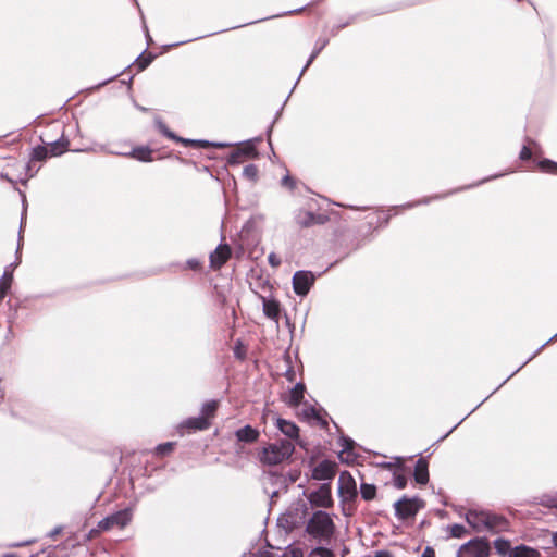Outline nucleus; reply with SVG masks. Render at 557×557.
Instances as JSON below:
<instances>
[{
  "instance_id": "obj_36",
  "label": "nucleus",
  "mask_w": 557,
  "mask_h": 557,
  "mask_svg": "<svg viewBox=\"0 0 557 557\" xmlns=\"http://www.w3.org/2000/svg\"><path fill=\"white\" fill-rule=\"evenodd\" d=\"M310 557H334V554L329 548L317 547L311 552Z\"/></svg>"
},
{
  "instance_id": "obj_15",
  "label": "nucleus",
  "mask_w": 557,
  "mask_h": 557,
  "mask_svg": "<svg viewBox=\"0 0 557 557\" xmlns=\"http://www.w3.org/2000/svg\"><path fill=\"white\" fill-rule=\"evenodd\" d=\"M165 134H166V136L169 138L175 140L176 143H181V144H183L186 147H195V148H210V147L224 148L226 146L224 144H214V143H210L208 140L185 139V138L176 136L172 132H166Z\"/></svg>"
},
{
  "instance_id": "obj_33",
  "label": "nucleus",
  "mask_w": 557,
  "mask_h": 557,
  "mask_svg": "<svg viewBox=\"0 0 557 557\" xmlns=\"http://www.w3.org/2000/svg\"><path fill=\"white\" fill-rule=\"evenodd\" d=\"M258 166L255 164H248L244 168L243 174L248 180L255 182L258 178Z\"/></svg>"
},
{
  "instance_id": "obj_23",
  "label": "nucleus",
  "mask_w": 557,
  "mask_h": 557,
  "mask_svg": "<svg viewBox=\"0 0 557 557\" xmlns=\"http://www.w3.org/2000/svg\"><path fill=\"white\" fill-rule=\"evenodd\" d=\"M5 145H10L12 147L11 150L14 152V154H18L20 149L22 147L21 133L12 132V133L2 135V148Z\"/></svg>"
},
{
  "instance_id": "obj_37",
  "label": "nucleus",
  "mask_w": 557,
  "mask_h": 557,
  "mask_svg": "<svg viewBox=\"0 0 557 557\" xmlns=\"http://www.w3.org/2000/svg\"><path fill=\"white\" fill-rule=\"evenodd\" d=\"M281 184L283 187L288 188L289 190H294L297 186L296 180L288 173L282 178Z\"/></svg>"
},
{
  "instance_id": "obj_31",
  "label": "nucleus",
  "mask_w": 557,
  "mask_h": 557,
  "mask_svg": "<svg viewBox=\"0 0 557 557\" xmlns=\"http://www.w3.org/2000/svg\"><path fill=\"white\" fill-rule=\"evenodd\" d=\"M537 169L544 173L556 174L557 173V162L552 161L549 159H543L537 162Z\"/></svg>"
},
{
  "instance_id": "obj_41",
  "label": "nucleus",
  "mask_w": 557,
  "mask_h": 557,
  "mask_svg": "<svg viewBox=\"0 0 557 557\" xmlns=\"http://www.w3.org/2000/svg\"><path fill=\"white\" fill-rule=\"evenodd\" d=\"M305 416L307 418H312V419H317V420L320 419L318 410L313 407H310L307 410H305Z\"/></svg>"
},
{
  "instance_id": "obj_53",
  "label": "nucleus",
  "mask_w": 557,
  "mask_h": 557,
  "mask_svg": "<svg viewBox=\"0 0 557 557\" xmlns=\"http://www.w3.org/2000/svg\"><path fill=\"white\" fill-rule=\"evenodd\" d=\"M40 140L41 143H44V145L46 144L44 137H40Z\"/></svg>"
},
{
  "instance_id": "obj_48",
  "label": "nucleus",
  "mask_w": 557,
  "mask_h": 557,
  "mask_svg": "<svg viewBox=\"0 0 557 557\" xmlns=\"http://www.w3.org/2000/svg\"><path fill=\"white\" fill-rule=\"evenodd\" d=\"M553 539H554L555 545L557 546V532L554 534Z\"/></svg>"
},
{
  "instance_id": "obj_38",
  "label": "nucleus",
  "mask_w": 557,
  "mask_h": 557,
  "mask_svg": "<svg viewBox=\"0 0 557 557\" xmlns=\"http://www.w3.org/2000/svg\"><path fill=\"white\" fill-rule=\"evenodd\" d=\"M186 268L199 272L202 270V262L196 258L188 259L186 262Z\"/></svg>"
},
{
  "instance_id": "obj_29",
  "label": "nucleus",
  "mask_w": 557,
  "mask_h": 557,
  "mask_svg": "<svg viewBox=\"0 0 557 557\" xmlns=\"http://www.w3.org/2000/svg\"><path fill=\"white\" fill-rule=\"evenodd\" d=\"M154 55L151 52H144L141 53L135 61V66L137 67L138 72L144 71L147 69L150 63L153 61Z\"/></svg>"
},
{
  "instance_id": "obj_1",
  "label": "nucleus",
  "mask_w": 557,
  "mask_h": 557,
  "mask_svg": "<svg viewBox=\"0 0 557 557\" xmlns=\"http://www.w3.org/2000/svg\"><path fill=\"white\" fill-rule=\"evenodd\" d=\"M69 147L70 140L64 135L55 141L34 147L27 163L28 171L37 173L42 162L49 158L62 156L69 150Z\"/></svg>"
},
{
  "instance_id": "obj_18",
  "label": "nucleus",
  "mask_w": 557,
  "mask_h": 557,
  "mask_svg": "<svg viewBox=\"0 0 557 557\" xmlns=\"http://www.w3.org/2000/svg\"><path fill=\"white\" fill-rule=\"evenodd\" d=\"M276 426L277 429L289 440L296 441L298 444H300L299 440V428L292 421L277 418L276 419Z\"/></svg>"
},
{
  "instance_id": "obj_8",
  "label": "nucleus",
  "mask_w": 557,
  "mask_h": 557,
  "mask_svg": "<svg viewBox=\"0 0 557 557\" xmlns=\"http://www.w3.org/2000/svg\"><path fill=\"white\" fill-rule=\"evenodd\" d=\"M329 216L322 213H314L306 209H299L294 216V222L299 228H309L314 225H323Z\"/></svg>"
},
{
  "instance_id": "obj_12",
  "label": "nucleus",
  "mask_w": 557,
  "mask_h": 557,
  "mask_svg": "<svg viewBox=\"0 0 557 557\" xmlns=\"http://www.w3.org/2000/svg\"><path fill=\"white\" fill-rule=\"evenodd\" d=\"M232 249L227 244H220L210 255V268L220 270L231 258Z\"/></svg>"
},
{
  "instance_id": "obj_11",
  "label": "nucleus",
  "mask_w": 557,
  "mask_h": 557,
  "mask_svg": "<svg viewBox=\"0 0 557 557\" xmlns=\"http://www.w3.org/2000/svg\"><path fill=\"white\" fill-rule=\"evenodd\" d=\"M309 502L315 507L329 508L333 505L331 487L329 484H322L319 490L309 495Z\"/></svg>"
},
{
  "instance_id": "obj_52",
  "label": "nucleus",
  "mask_w": 557,
  "mask_h": 557,
  "mask_svg": "<svg viewBox=\"0 0 557 557\" xmlns=\"http://www.w3.org/2000/svg\"><path fill=\"white\" fill-rule=\"evenodd\" d=\"M9 158H11V156H3L2 154V159H9Z\"/></svg>"
},
{
  "instance_id": "obj_34",
  "label": "nucleus",
  "mask_w": 557,
  "mask_h": 557,
  "mask_svg": "<svg viewBox=\"0 0 557 557\" xmlns=\"http://www.w3.org/2000/svg\"><path fill=\"white\" fill-rule=\"evenodd\" d=\"M394 486L398 490H404L407 486V476L398 471L394 472Z\"/></svg>"
},
{
  "instance_id": "obj_7",
  "label": "nucleus",
  "mask_w": 557,
  "mask_h": 557,
  "mask_svg": "<svg viewBox=\"0 0 557 557\" xmlns=\"http://www.w3.org/2000/svg\"><path fill=\"white\" fill-rule=\"evenodd\" d=\"M338 493L346 504L355 503L358 497L356 481L348 471H344L339 474Z\"/></svg>"
},
{
  "instance_id": "obj_54",
  "label": "nucleus",
  "mask_w": 557,
  "mask_h": 557,
  "mask_svg": "<svg viewBox=\"0 0 557 557\" xmlns=\"http://www.w3.org/2000/svg\"><path fill=\"white\" fill-rule=\"evenodd\" d=\"M40 140L41 143H44V145L46 144L44 137H40Z\"/></svg>"
},
{
  "instance_id": "obj_42",
  "label": "nucleus",
  "mask_w": 557,
  "mask_h": 557,
  "mask_svg": "<svg viewBox=\"0 0 557 557\" xmlns=\"http://www.w3.org/2000/svg\"><path fill=\"white\" fill-rule=\"evenodd\" d=\"M421 557H435V550L431 546H426L421 555Z\"/></svg>"
},
{
  "instance_id": "obj_43",
  "label": "nucleus",
  "mask_w": 557,
  "mask_h": 557,
  "mask_svg": "<svg viewBox=\"0 0 557 557\" xmlns=\"http://www.w3.org/2000/svg\"><path fill=\"white\" fill-rule=\"evenodd\" d=\"M234 354H235L236 358H238L240 360H243L245 358V350L239 345H237L235 347Z\"/></svg>"
},
{
  "instance_id": "obj_16",
  "label": "nucleus",
  "mask_w": 557,
  "mask_h": 557,
  "mask_svg": "<svg viewBox=\"0 0 557 557\" xmlns=\"http://www.w3.org/2000/svg\"><path fill=\"white\" fill-rule=\"evenodd\" d=\"M466 519L467 522L476 531H484L487 529V511H469Z\"/></svg>"
},
{
  "instance_id": "obj_22",
  "label": "nucleus",
  "mask_w": 557,
  "mask_h": 557,
  "mask_svg": "<svg viewBox=\"0 0 557 557\" xmlns=\"http://www.w3.org/2000/svg\"><path fill=\"white\" fill-rule=\"evenodd\" d=\"M263 300V312L267 318L277 321L281 313L280 302L275 299H267L262 297Z\"/></svg>"
},
{
  "instance_id": "obj_3",
  "label": "nucleus",
  "mask_w": 557,
  "mask_h": 557,
  "mask_svg": "<svg viewBox=\"0 0 557 557\" xmlns=\"http://www.w3.org/2000/svg\"><path fill=\"white\" fill-rule=\"evenodd\" d=\"M306 531L321 541H330L335 533V524L325 511H315L307 522Z\"/></svg>"
},
{
  "instance_id": "obj_2",
  "label": "nucleus",
  "mask_w": 557,
  "mask_h": 557,
  "mask_svg": "<svg viewBox=\"0 0 557 557\" xmlns=\"http://www.w3.org/2000/svg\"><path fill=\"white\" fill-rule=\"evenodd\" d=\"M295 451L292 441L281 440L263 446L258 451V459L263 466H277L288 460Z\"/></svg>"
},
{
  "instance_id": "obj_24",
  "label": "nucleus",
  "mask_w": 557,
  "mask_h": 557,
  "mask_svg": "<svg viewBox=\"0 0 557 557\" xmlns=\"http://www.w3.org/2000/svg\"><path fill=\"white\" fill-rule=\"evenodd\" d=\"M153 150L147 146H138L133 148L129 157L141 162H151L153 160Z\"/></svg>"
},
{
  "instance_id": "obj_44",
  "label": "nucleus",
  "mask_w": 557,
  "mask_h": 557,
  "mask_svg": "<svg viewBox=\"0 0 557 557\" xmlns=\"http://www.w3.org/2000/svg\"><path fill=\"white\" fill-rule=\"evenodd\" d=\"M374 557H393V555L388 550H379Z\"/></svg>"
},
{
  "instance_id": "obj_10",
  "label": "nucleus",
  "mask_w": 557,
  "mask_h": 557,
  "mask_svg": "<svg viewBox=\"0 0 557 557\" xmlns=\"http://www.w3.org/2000/svg\"><path fill=\"white\" fill-rule=\"evenodd\" d=\"M313 283L314 275L309 271H297L293 276V288L298 296H306Z\"/></svg>"
},
{
  "instance_id": "obj_20",
  "label": "nucleus",
  "mask_w": 557,
  "mask_h": 557,
  "mask_svg": "<svg viewBox=\"0 0 557 557\" xmlns=\"http://www.w3.org/2000/svg\"><path fill=\"white\" fill-rule=\"evenodd\" d=\"M235 436L243 443H256L259 440L260 432L251 425H245L235 432Z\"/></svg>"
},
{
  "instance_id": "obj_28",
  "label": "nucleus",
  "mask_w": 557,
  "mask_h": 557,
  "mask_svg": "<svg viewBox=\"0 0 557 557\" xmlns=\"http://www.w3.org/2000/svg\"><path fill=\"white\" fill-rule=\"evenodd\" d=\"M376 486L370 483H361L360 485V495L361 498L366 502H371L376 497Z\"/></svg>"
},
{
  "instance_id": "obj_40",
  "label": "nucleus",
  "mask_w": 557,
  "mask_h": 557,
  "mask_svg": "<svg viewBox=\"0 0 557 557\" xmlns=\"http://www.w3.org/2000/svg\"><path fill=\"white\" fill-rule=\"evenodd\" d=\"M531 157H532L531 148L529 146H523L520 151L519 158L521 160L525 161V160H530Z\"/></svg>"
},
{
  "instance_id": "obj_27",
  "label": "nucleus",
  "mask_w": 557,
  "mask_h": 557,
  "mask_svg": "<svg viewBox=\"0 0 557 557\" xmlns=\"http://www.w3.org/2000/svg\"><path fill=\"white\" fill-rule=\"evenodd\" d=\"M509 557H540V553L528 546L520 545L510 552Z\"/></svg>"
},
{
  "instance_id": "obj_30",
  "label": "nucleus",
  "mask_w": 557,
  "mask_h": 557,
  "mask_svg": "<svg viewBox=\"0 0 557 557\" xmlns=\"http://www.w3.org/2000/svg\"><path fill=\"white\" fill-rule=\"evenodd\" d=\"M494 547L500 556H509L510 552L513 549L511 548L510 542L504 539H497L494 542Z\"/></svg>"
},
{
  "instance_id": "obj_51",
  "label": "nucleus",
  "mask_w": 557,
  "mask_h": 557,
  "mask_svg": "<svg viewBox=\"0 0 557 557\" xmlns=\"http://www.w3.org/2000/svg\"><path fill=\"white\" fill-rule=\"evenodd\" d=\"M59 532H60V530H55V531H53V533L51 535L53 536L54 534H58Z\"/></svg>"
},
{
  "instance_id": "obj_35",
  "label": "nucleus",
  "mask_w": 557,
  "mask_h": 557,
  "mask_svg": "<svg viewBox=\"0 0 557 557\" xmlns=\"http://www.w3.org/2000/svg\"><path fill=\"white\" fill-rule=\"evenodd\" d=\"M449 532L453 537H457V539H460L467 534V530L462 524L450 525Z\"/></svg>"
},
{
  "instance_id": "obj_6",
  "label": "nucleus",
  "mask_w": 557,
  "mask_h": 557,
  "mask_svg": "<svg viewBox=\"0 0 557 557\" xmlns=\"http://www.w3.org/2000/svg\"><path fill=\"white\" fill-rule=\"evenodd\" d=\"M491 546L486 539H474L461 545L458 557H490Z\"/></svg>"
},
{
  "instance_id": "obj_46",
  "label": "nucleus",
  "mask_w": 557,
  "mask_h": 557,
  "mask_svg": "<svg viewBox=\"0 0 557 557\" xmlns=\"http://www.w3.org/2000/svg\"><path fill=\"white\" fill-rule=\"evenodd\" d=\"M556 339H557V333L550 339H548L546 344L553 343Z\"/></svg>"
},
{
  "instance_id": "obj_49",
  "label": "nucleus",
  "mask_w": 557,
  "mask_h": 557,
  "mask_svg": "<svg viewBox=\"0 0 557 557\" xmlns=\"http://www.w3.org/2000/svg\"><path fill=\"white\" fill-rule=\"evenodd\" d=\"M305 10V8L294 11L295 14H299Z\"/></svg>"
},
{
  "instance_id": "obj_26",
  "label": "nucleus",
  "mask_w": 557,
  "mask_h": 557,
  "mask_svg": "<svg viewBox=\"0 0 557 557\" xmlns=\"http://www.w3.org/2000/svg\"><path fill=\"white\" fill-rule=\"evenodd\" d=\"M219 408V401L218 400H209L207 401L202 408H201V417L207 419V422L212 421V419L215 417L216 411Z\"/></svg>"
},
{
  "instance_id": "obj_17",
  "label": "nucleus",
  "mask_w": 557,
  "mask_h": 557,
  "mask_svg": "<svg viewBox=\"0 0 557 557\" xmlns=\"http://www.w3.org/2000/svg\"><path fill=\"white\" fill-rule=\"evenodd\" d=\"M211 426L210 422H207L206 418L199 417H193L188 418L185 421H183L180 425L181 430H187L188 433L196 432V431H203L208 430Z\"/></svg>"
},
{
  "instance_id": "obj_5",
  "label": "nucleus",
  "mask_w": 557,
  "mask_h": 557,
  "mask_svg": "<svg viewBox=\"0 0 557 557\" xmlns=\"http://www.w3.org/2000/svg\"><path fill=\"white\" fill-rule=\"evenodd\" d=\"M131 518L132 515L127 509L114 512L99 521L97 529L91 530L90 534L109 531L113 528L123 529L131 521Z\"/></svg>"
},
{
  "instance_id": "obj_47",
  "label": "nucleus",
  "mask_w": 557,
  "mask_h": 557,
  "mask_svg": "<svg viewBox=\"0 0 557 557\" xmlns=\"http://www.w3.org/2000/svg\"><path fill=\"white\" fill-rule=\"evenodd\" d=\"M553 505L557 508V496L553 498Z\"/></svg>"
},
{
  "instance_id": "obj_45",
  "label": "nucleus",
  "mask_w": 557,
  "mask_h": 557,
  "mask_svg": "<svg viewBox=\"0 0 557 557\" xmlns=\"http://www.w3.org/2000/svg\"><path fill=\"white\" fill-rule=\"evenodd\" d=\"M326 42H327V41H325V42L323 44V46H322L320 49H318V50L313 51V53H312V54H311V57H310L309 63H310L313 59H315V58H317V55L320 53V51L323 49V47L326 45Z\"/></svg>"
},
{
  "instance_id": "obj_14",
  "label": "nucleus",
  "mask_w": 557,
  "mask_h": 557,
  "mask_svg": "<svg viewBox=\"0 0 557 557\" xmlns=\"http://www.w3.org/2000/svg\"><path fill=\"white\" fill-rule=\"evenodd\" d=\"M306 387L302 383H297L292 389L283 394L281 399L288 407L296 408L300 405L304 399Z\"/></svg>"
},
{
  "instance_id": "obj_21",
  "label": "nucleus",
  "mask_w": 557,
  "mask_h": 557,
  "mask_svg": "<svg viewBox=\"0 0 557 557\" xmlns=\"http://www.w3.org/2000/svg\"><path fill=\"white\" fill-rule=\"evenodd\" d=\"M508 520L499 515L488 512L487 531L498 533L508 529Z\"/></svg>"
},
{
  "instance_id": "obj_32",
  "label": "nucleus",
  "mask_w": 557,
  "mask_h": 557,
  "mask_svg": "<svg viewBox=\"0 0 557 557\" xmlns=\"http://www.w3.org/2000/svg\"><path fill=\"white\" fill-rule=\"evenodd\" d=\"M175 446H176V443H174V442H166V443L160 444L156 447L154 454L159 457L170 455L173 453Z\"/></svg>"
},
{
  "instance_id": "obj_19",
  "label": "nucleus",
  "mask_w": 557,
  "mask_h": 557,
  "mask_svg": "<svg viewBox=\"0 0 557 557\" xmlns=\"http://www.w3.org/2000/svg\"><path fill=\"white\" fill-rule=\"evenodd\" d=\"M413 478L419 485H425L429 482V462L425 458H419L417 460Z\"/></svg>"
},
{
  "instance_id": "obj_39",
  "label": "nucleus",
  "mask_w": 557,
  "mask_h": 557,
  "mask_svg": "<svg viewBox=\"0 0 557 557\" xmlns=\"http://www.w3.org/2000/svg\"><path fill=\"white\" fill-rule=\"evenodd\" d=\"M268 261L271 264V267H273V268H277L281 265V258L274 252H271L268 256Z\"/></svg>"
},
{
  "instance_id": "obj_25",
  "label": "nucleus",
  "mask_w": 557,
  "mask_h": 557,
  "mask_svg": "<svg viewBox=\"0 0 557 557\" xmlns=\"http://www.w3.org/2000/svg\"><path fill=\"white\" fill-rule=\"evenodd\" d=\"M16 259H17V261H15L13 264H10L9 267H7L4 272L2 273V282H1L2 299L5 297L7 290L11 287V283H12V278H13V276H12L13 270L21 261L20 257H17Z\"/></svg>"
},
{
  "instance_id": "obj_50",
  "label": "nucleus",
  "mask_w": 557,
  "mask_h": 557,
  "mask_svg": "<svg viewBox=\"0 0 557 557\" xmlns=\"http://www.w3.org/2000/svg\"><path fill=\"white\" fill-rule=\"evenodd\" d=\"M527 141H528V144H530V145L535 144V143H534V140H532L531 138H527Z\"/></svg>"
},
{
  "instance_id": "obj_13",
  "label": "nucleus",
  "mask_w": 557,
  "mask_h": 557,
  "mask_svg": "<svg viewBox=\"0 0 557 557\" xmlns=\"http://www.w3.org/2000/svg\"><path fill=\"white\" fill-rule=\"evenodd\" d=\"M337 463L331 460H323L312 470V478L319 481L331 480L336 475Z\"/></svg>"
},
{
  "instance_id": "obj_9",
  "label": "nucleus",
  "mask_w": 557,
  "mask_h": 557,
  "mask_svg": "<svg viewBox=\"0 0 557 557\" xmlns=\"http://www.w3.org/2000/svg\"><path fill=\"white\" fill-rule=\"evenodd\" d=\"M258 151L251 143H243L237 146L228 156L227 163L231 165H237L248 159L257 158Z\"/></svg>"
},
{
  "instance_id": "obj_4",
  "label": "nucleus",
  "mask_w": 557,
  "mask_h": 557,
  "mask_svg": "<svg viewBox=\"0 0 557 557\" xmlns=\"http://www.w3.org/2000/svg\"><path fill=\"white\" fill-rule=\"evenodd\" d=\"M424 507V502L419 497L404 496L394 504L395 513L399 520L414 518L420 509Z\"/></svg>"
}]
</instances>
